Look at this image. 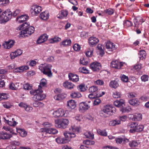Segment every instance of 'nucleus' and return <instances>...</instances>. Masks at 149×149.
I'll return each mask as SVG.
<instances>
[{"label": "nucleus", "instance_id": "obj_1", "mask_svg": "<svg viewBox=\"0 0 149 149\" xmlns=\"http://www.w3.org/2000/svg\"><path fill=\"white\" fill-rule=\"evenodd\" d=\"M29 25V24L28 23L25 22L18 28L17 29L19 30L23 29L19 33L21 36L25 37L28 35H30L34 32V28L32 26L28 27Z\"/></svg>", "mask_w": 149, "mask_h": 149}, {"label": "nucleus", "instance_id": "obj_2", "mask_svg": "<svg viewBox=\"0 0 149 149\" xmlns=\"http://www.w3.org/2000/svg\"><path fill=\"white\" fill-rule=\"evenodd\" d=\"M65 138L59 137L56 139V141L59 144H65L71 140V138L74 136V134L71 133H67L66 132L63 133Z\"/></svg>", "mask_w": 149, "mask_h": 149}, {"label": "nucleus", "instance_id": "obj_3", "mask_svg": "<svg viewBox=\"0 0 149 149\" xmlns=\"http://www.w3.org/2000/svg\"><path fill=\"white\" fill-rule=\"evenodd\" d=\"M52 65L51 64H42L39 66V69L44 74L48 76H51L52 75Z\"/></svg>", "mask_w": 149, "mask_h": 149}, {"label": "nucleus", "instance_id": "obj_4", "mask_svg": "<svg viewBox=\"0 0 149 149\" xmlns=\"http://www.w3.org/2000/svg\"><path fill=\"white\" fill-rule=\"evenodd\" d=\"M69 123V121L68 119H58L55 120V126L57 128L65 129Z\"/></svg>", "mask_w": 149, "mask_h": 149}, {"label": "nucleus", "instance_id": "obj_5", "mask_svg": "<svg viewBox=\"0 0 149 149\" xmlns=\"http://www.w3.org/2000/svg\"><path fill=\"white\" fill-rule=\"evenodd\" d=\"M115 109L114 108L112 107L109 105H106L104 106L102 110L100 112V116L102 117H106L107 116L109 113L111 111V112H113V110L112 109Z\"/></svg>", "mask_w": 149, "mask_h": 149}, {"label": "nucleus", "instance_id": "obj_6", "mask_svg": "<svg viewBox=\"0 0 149 149\" xmlns=\"http://www.w3.org/2000/svg\"><path fill=\"white\" fill-rule=\"evenodd\" d=\"M81 132V129L79 126L75 125H72L69 128V131H66L67 133L73 134L75 135L74 136L72 137V138L75 137L76 135V134L80 133Z\"/></svg>", "mask_w": 149, "mask_h": 149}, {"label": "nucleus", "instance_id": "obj_7", "mask_svg": "<svg viewBox=\"0 0 149 149\" xmlns=\"http://www.w3.org/2000/svg\"><path fill=\"white\" fill-rule=\"evenodd\" d=\"M12 14L11 12L9 10H7L4 11L1 16V18L4 22H7L11 18Z\"/></svg>", "mask_w": 149, "mask_h": 149}, {"label": "nucleus", "instance_id": "obj_8", "mask_svg": "<svg viewBox=\"0 0 149 149\" xmlns=\"http://www.w3.org/2000/svg\"><path fill=\"white\" fill-rule=\"evenodd\" d=\"M54 116L57 117H66L67 116L65 113V111L63 109H59L54 111L53 113Z\"/></svg>", "mask_w": 149, "mask_h": 149}, {"label": "nucleus", "instance_id": "obj_9", "mask_svg": "<svg viewBox=\"0 0 149 149\" xmlns=\"http://www.w3.org/2000/svg\"><path fill=\"white\" fill-rule=\"evenodd\" d=\"M90 68L94 71H98L101 69L100 64L97 62L92 63L90 64Z\"/></svg>", "mask_w": 149, "mask_h": 149}, {"label": "nucleus", "instance_id": "obj_10", "mask_svg": "<svg viewBox=\"0 0 149 149\" xmlns=\"http://www.w3.org/2000/svg\"><path fill=\"white\" fill-rule=\"evenodd\" d=\"M42 10V8L40 6L38 5H33L31 8V11L32 14L36 15L38 14Z\"/></svg>", "mask_w": 149, "mask_h": 149}, {"label": "nucleus", "instance_id": "obj_11", "mask_svg": "<svg viewBox=\"0 0 149 149\" xmlns=\"http://www.w3.org/2000/svg\"><path fill=\"white\" fill-rule=\"evenodd\" d=\"M125 63L119 62L117 60L113 61L111 63V66L113 68L120 69Z\"/></svg>", "mask_w": 149, "mask_h": 149}, {"label": "nucleus", "instance_id": "obj_12", "mask_svg": "<svg viewBox=\"0 0 149 149\" xmlns=\"http://www.w3.org/2000/svg\"><path fill=\"white\" fill-rule=\"evenodd\" d=\"M90 107V105L87 102H82L79 104V110L80 111L83 112L84 111L88 109Z\"/></svg>", "mask_w": 149, "mask_h": 149}, {"label": "nucleus", "instance_id": "obj_13", "mask_svg": "<svg viewBox=\"0 0 149 149\" xmlns=\"http://www.w3.org/2000/svg\"><path fill=\"white\" fill-rule=\"evenodd\" d=\"M41 131L46 133L52 134H56L58 132V131L56 129L52 128L42 129H41Z\"/></svg>", "mask_w": 149, "mask_h": 149}, {"label": "nucleus", "instance_id": "obj_14", "mask_svg": "<svg viewBox=\"0 0 149 149\" xmlns=\"http://www.w3.org/2000/svg\"><path fill=\"white\" fill-rule=\"evenodd\" d=\"M137 125V123L135 122H131L127 125L128 129H130V132L132 133L135 132L136 126Z\"/></svg>", "mask_w": 149, "mask_h": 149}, {"label": "nucleus", "instance_id": "obj_15", "mask_svg": "<svg viewBox=\"0 0 149 149\" xmlns=\"http://www.w3.org/2000/svg\"><path fill=\"white\" fill-rule=\"evenodd\" d=\"M106 47L108 51H112L116 48V46L112 42L108 41L106 44Z\"/></svg>", "mask_w": 149, "mask_h": 149}, {"label": "nucleus", "instance_id": "obj_16", "mask_svg": "<svg viewBox=\"0 0 149 149\" xmlns=\"http://www.w3.org/2000/svg\"><path fill=\"white\" fill-rule=\"evenodd\" d=\"M88 41L89 45L92 47H93L98 43L99 40L95 37H91L89 38Z\"/></svg>", "mask_w": 149, "mask_h": 149}, {"label": "nucleus", "instance_id": "obj_17", "mask_svg": "<svg viewBox=\"0 0 149 149\" xmlns=\"http://www.w3.org/2000/svg\"><path fill=\"white\" fill-rule=\"evenodd\" d=\"M22 53V50L20 49H18L14 52L11 53L10 55V56L11 59H14L16 57L21 55Z\"/></svg>", "mask_w": 149, "mask_h": 149}, {"label": "nucleus", "instance_id": "obj_18", "mask_svg": "<svg viewBox=\"0 0 149 149\" xmlns=\"http://www.w3.org/2000/svg\"><path fill=\"white\" fill-rule=\"evenodd\" d=\"M12 137L11 134L8 133L6 132H0V139L4 140L9 139Z\"/></svg>", "mask_w": 149, "mask_h": 149}, {"label": "nucleus", "instance_id": "obj_19", "mask_svg": "<svg viewBox=\"0 0 149 149\" xmlns=\"http://www.w3.org/2000/svg\"><path fill=\"white\" fill-rule=\"evenodd\" d=\"M68 76L69 79L73 82H77L79 81V76L77 75L70 73H69Z\"/></svg>", "mask_w": 149, "mask_h": 149}, {"label": "nucleus", "instance_id": "obj_20", "mask_svg": "<svg viewBox=\"0 0 149 149\" xmlns=\"http://www.w3.org/2000/svg\"><path fill=\"white\" fill-rule=\"evenodd\" d=\"M114 105L116 107L123 108L125 106V101L123 99H120L119 100L115 101L113 102Z\"/></svg>", "mask_w": 149, "mask_h": 149}, {"label": "nucleus", "instance_id": "obj_21", "mask_svg": "<svg viewBox=\"0 0 149 149\" xmlns=\"http://www.w3.org/2000/svg\"><path fill=\"white\" fill-rule=\"evenodd\" d=\"M14 44V42L13 40L5 42L3 44V46L6 49H9L12 47Z\"/></svg>", "mask_w": 149, "mask_h": 149}, {"label": "nucleus", "instance_id": "obj_22", "mask_svg": "<svg viewBox=\"0 0 149 149\" xmlns=\"http://www.w3.org/2000/svg\"><path fill=\"white\" fill-rule=\"evenodd\" d=\"M68 12L66 10H62L61 12L58 15L57 17L61 19H63L64 18L66 17L68 15Z\"/></svg>", "mask_w": 149, "mask_h": 149}, {"label": "nucleus", "instance_id": "obj_23", "mask_svg": "<svg viewBox=\"0 0 149 149\" xmlns=\"http://www.w3.org/2000/svg\"><path fill=\"white\" fill-rule=\"evenodd\" d=\"M46 97L45 95L42 93L35 95L33 97L35 101H41L44 99Z\"/></svg>", "mask_w": 149, "mask_h": 149}, {"label": "nucleus", "instance_id": "obj_24", "mask_svg": "<svg viewBox=\"0 0 149 149\" xmlns=\"http://www.w3.org/2000/svg\"><path fill=\"white\" fill-rule=\"evenodd\" d=\"M63 86L65 88L69 89H71L73 88L75 86L72 83L66 81L63 84Z\"/></svg>", "mask_w": 149, "mask_h": 149}, {"label": "nucleus", "instance_id": "obj_25", "mask_svg": "<svg viewBox=\"0 0 149 149\" xmlns=\"http://www.w3.org/2000/svg\"><path fill=\"white\" fill-rule=\"evenodd\" d=\"M48 36L46 34L41 36L37 40V42L38 44H40L44 42L47 40Z\"/></svg>", "mask_w": 149, "mask_h": 149}, {"label": "nucleus", "instance_id": "obj_26", "mask_svg": "<svg viewBox=\"0 0 149 149\" xmlns=\"http://www.w3.org/2000/svg\"><path fill=\"white\" fill-rule=\"evenodd\" d=\"M97 48L100 55L101 56H102L104 54V46L101 44H99L97 45Z\"/></svg>", "mask_w": 149, "mask_h": 149}, {"label": "nucleus", "instance_id": "obj_27", "mask_svg": "<svg viewBox=\"0 0 149 149\" xmlns=\"http://www.w3.org/2000/svg\"><path fill=\"white\" fill-rule=\"evenodd\" d=\"M28 18V16L25 15H22L20 16L17 17L16 21H18L20 23L24 22Z\"/></svg>", "mask_w": 149, "mask_h": 149}, {"label": "nucleus", "instance_id": "obj_28", "mask_svg": "<svg viewBox=\"0 0 149 149\" xmlns=\"http://www.w3.org/2000/svg\"><path fill=\"white\" fill-rule=\"evenodd\" d=\"M49 15L47 12L45 11L40 14V18L44 20H46L49 18Z\"/></svg>", "mask_w": 149, "mask_h": 149}, {"label": "nucleus", "instance_id": "obj_29", "mask_svg": "<svg viewBox=\"0 0 149 149\" xmlns=\"http://www.w3.org/2000/svg\"><path fill=\"white\" fill-rule=\"evenodd\" d=\"M116 141L117 143L121 144L125 143V142H128L129 140L126 138L124 137L123 138H117L116 139Z\"/></svg>", "mask_w": 149, "mask_h": 149}, {"label": "nucleus", "instance_id": "obj_30", "mask_svg": "<svg viewBox=\"0 0 149 149\" xmlns=\"http://www.w3.org/2000/svg\"><path fill=\"white\" fill-rule=\"evenodd\" d=\"M67 106L70 108L74 109L76 107V103L74 100H70L67 102Z\"/></svg>", "mask_w": 149, "mask_h": 149}, {"label": "nucleus", "instance_id": "obj_31", "mask_svg": "<svg viewBox=\"0 0 149 149\" xmlns=\"http://www.w3.org/2000/svg\"><path fill=\"white\" fill-rule=\"evenodd\" d=\"M67 97V95L64 93L56 95L54 97V98L58 101H61Z\"/></svg>", "mask_w": 149, "mask_h": 149}, {"label": "nucleus", "instance_id": "obj_32", "mask_svg": "<svg viewBox=\"0 0 149 149\" xmlns=\"http://www.w3.org/2000/svg\"><path fill=\"white\" fill-rule=\"evenodd\" d=\"M120 124V120L118 118L114 120L110 121L109 122L110 125L113 126L119 125Z\"/></svg>", "mask_w": 149, "mask_h": 149}, {"label": "nucleus", "instance_id": "obj_33", "mask_svg": "<svg viewBox=\"0 0 149 149\" xmlns=\"http://www.w3.org/2000/svg\"><path fill=\"white\" fill-rule=\"evenodd\" d=\"M109 86L111 88H116L118 86L119 84L118 81L114 80L111 81Z\"/></svg>", "mask_w": 149, "mask_h": 149}, {"label": "nucleus", "instance_id": "obj_34", "mask_svg": "<svg viewBox=\"0 0 149 149\" xmlns=\"http://www.w3.org/2000/svg\"><path fill=\"white\" fill-rule=\"evenodd\" d=\"M140 59L143 60L146 57V53L144 50H141L138 53Z\"/></svg>", "mask_w": 149, "mask_h": 149}, {"label": "nucleus", "instance_id": "obj_35", "mask_svg": "<svg viewBox=\"0 0 149 149\" xmlns=\"http://www.w3.org/2000/svg\"><path fill=\"white\" fill-rule=\"evenodd\" d=\"M129 103L131 105H138L139 104V102L137 99H132L129 100Z\"/></svg>", "mask_w": 149, "mask_h": 149}, {"label": "nucleus", "instance_id": "obj_36", "mask_svg": "<svg viewBox=\"0 0 149 149\" xmlns=\"http://www.w3.org/2000/svg\"><path fill=\"white\" fill-rule=\"evenodd\" d=\"M72 98H79L81 97V94L79 92L73 91L70 95Z\"/></svg>", "mask_w": 149, "mask_h": 149}, {"label": "nucleus", "instance_id": "obj_37", "mask_svg": "<svg viewBox=\"0 0 149 149\" xmlns=\"http://www.w3.org/2000/svg\"><path fill=\"white\" fill-rule=\"evenodd\" d=\"M140 143L139 141L132 140L129 142V144L130 147H134L137 146Z\"/></svg>", "mask_w": 149, "mask_h": 149}, {"label": "nucleus", "instance_id": "obj_38", "mask_svg": "<svg viewBox=\"0 0 149 149\" xmlns=\"http://www.w3.org/2000/svg\"><path fill=\"white\" fill-rule=\"evenodd\" d=\"M71 41L70 39H66L63 41L61 43V45L64 46H69L70 45Z\"/></svg>", "mask_w": 149, "mask_h": 149}, {"label": "nucleus", "instance_id": "obj_39", "mask_svg": "<svg viewBox=\"0 0 149 149\" xmlns=\"http://www.w3.org/2000/svg\"><path fill=\"white\" fill-rule=\"evenodd\" d=\"M41 87H40L39 86L38 88L36 90L34 91H31V94L34 95V96L35 95H37L38 94L42 93V91L41 89Z\"/></svg>", "mask_w": 149, "mask_h": 149}, {"label": "nucleus", "instance_id": "obj_40", "mask_svg": "<svg viewBox=\"0 0 149 149\" xmlns=\"http://www.w3.org/2000/svg\"><path fill=\"white\" fill-rule=\"evenodd\" d=\"M19 86V83H16L15 84L11 83L9 85V88L12 90H16Z\"/></svg>", "mask_w": 149, "mask_h": 149}, {"label": "nucleus", "instance_id": "obj_41", "mask_svg": "<svg viewBox=\"0 0 149 149\" xmlns=\"http://www.w3.org/2000/svg\"><path fill=\"white\" fill-rule=\"evenodd\" d=\"M123 25L125 27L127 28L132 26L133 24L130 21L128 20H126L124 21Z\"/></svg>", "mask_w": 149, "mask_h": 149}, {"label": "nucleus", "instance_id": "obj_42", "mask_svg": "<svg viewBox=\"0 0 149 149\" xmlns=\"http://www.w3.org/2000/svg\"><path fill=\"white\" fill-rule=\"evenodd\" d=\"M13 119H14L13 118L12 121H9V120H7L5 118H4L6 123H8L9 125L12 126H15L17 123L15 121L13 120Z\"/></svg>", "mask_w": 149, "mask_h": 149}, {"label": "nucleus", "instance_id": "obj_43", "mask_svg": "<svg viewBox=\"0 0 149 149\" xmlns=\"http://www.w3.org/2000/svg\"><path fill=\"white\" fill-rule=\"evenodd\" d=\"M142 119V115L140 113L136 114L133 116V119L134 120H140Z\"/></svg>", "mask_w": 149, "mask_h": 149}, {"label": "nucleus", "instance_id": "obj_44", "mask_svg": "<svg viewBox=\"0 0 149 149\" xmlns=\"http://www.w3.org/2000/svg\"><path fill=\"white\" fill-rule=\"evenodd\" d=\"M97 131L98 134L103 136H107V132L105 130H101L100 129H98Z\"/></svg>", "mask_w": 149, "mask_h": 149}, {"label": "nucleus", "instance_id": "obj_45", "mask_svg": "<svg viewBox=\"0 0 149 149\" xmlns=\"http://www.w3.org/2000/svg\"><path fill=\"white\" fill-rule=\"evenodd\" d=\"M79 70L80 72L84 74H87L89 73V70L86 67H81L79 69Z\"/></svg>", "mask_w": 149, "mask_h": 149}, {"label": "nucleus", "instance_id": "obj_46", "mask_svg": "<svg viewBox=\"0 0 149 149\" xmlns=\"http://www.w3.org/2000/svg\"><path fill=\"white\" fill-rule=\"evenodd\" d=\"M93 52V49H88L85 52L86 56L87 57H91L92 56Z\"/></svg>", "mask_w": 149, "mask_h": 149}, {"label": "nucleus", "instance_id": "obj_47", "mask_svg": "<svg viewBox=\"0 0 149 149\" xmlns=\"http://www.w3.org/2000/svg\"><path fill=\"white\" fill-rule=\"evenodd\" d=\"M17 132L19 133L22 137L25 136L27 134V132L24 130L21 129H19L17 130Z\"/></svg>", "mask_w": 149, "mask_h": 149}, {"label": "nucleus", "instance_id": "obj_48", "mask_svg": "<svg viewBox=\"0 0 149 149\" xmlns=\"http://www.w3.org/2000/svg\"><path fill=\"white\" fill-rule=\"evenodd\" d=\"M84 135L87 138H88L91 139H93L94 138V135L93 133L90 132H87L84 133Z\"/></svg>", "mask_w": 149, "mask_h": 149}, {"label": "nucleus", "instance_id": "obj_49", "mask_svg": "<svg viewBox=\"0 0 149 149\" xmlns=\"http://www.w3.org/2000/svg\"><path fill=\"white\" fill-rule=\"evenodd\" d=\"M120 78L122 81L124 82H127L129 80V78L127 76L124 74H121Z\"/></svg>", "mask_w": 149, "mask_h": 149}, {"label": "nucleus", "instance_id": "obj_50", "mask_svg": "<svg viewBox=\"0 0 149 149\" xmlns=\"http://www.w3.org/2000/svg\"><path fill=\"white\" fill-rule=\"evenodd\" d=\"M33 105L34 107H43L44 106V104L43 103L37 102V101H35V102L33 104Z\"/></svg>", "mask_w": 149, "mask_h": 149}, {"label": "nucleus", "instance_id": "obj_51", "mask_svg": "<svg viewBox=\"0 0 149 149\" xmlns=\"http://www.w3.org/2000/svg\"><path fill=\"white\" fill-rule=\"evenodd\" d=\"M144 128L143 125H138L137 123V125L136 126L135 132H141L142 131Z\"/></svg>", "mask_w": 149, "mask_h": 149}, {"label": "nucleus", "instance_id": "obj_52", "mask_svg": "<svg viewBox=\"0 0 149 149\" xmlns=\"http://www.w3.org/2000/svg\"><path fill=\"white\" fill-rule=\"evenodd\" d=\"M8 97V95L4 93H0V100L7 99Z\"/></svg>", "mask_w": 149, "mask_h": 149}, {"label": "nucleus", "instance_id": "obj_53", "mask_svg": "<svg viewBox=\"0 0 149 149\" xmlns=\"http://www.w3.org/2000/svg\"><path fill=\"white\" fill-rule=\"evenodd\" d=\"M83 143L84 144L88 145H93L95 143L94 141L88 140L84 141Z\"/></svg>", "mask_w": 149, "mask_h": 149}, {"label": "nucleus", "instance_id": "obj_54", "mask_svg": "<svg viewBox=\"0 0 149 149\" xmlns=\"http://www.w3.org/2000/svg\"><path fill=\"white\" fill-rule=\"evenodd\" d=\"M47 83V81L46 79H43L41 80L40 84L39 86L40 87L42 88V87L45 86L46 85Z\"/></svg>", "mask_w": 149, "mask_h": 149}, {"label": "nucleus", "instance_id": "obj_55", "mask_svg": "<svg viewBox=\"0 0 149 149\" xmlns=\"http://www.w3.org/2000/svg\"><path fill=\"white\" fill-rule=\"evenodd\" d=\"M98 90L97 87L95 86L91 87L89 89V91L92 93L94 92L97 91Z\"/></svg>", "mask_w": 149, "mask_h": 149}, {"label": "nucleus", "instance_id": "obj_56", "mask_svg": "<svg viewBox=\"0 0 149 149\" xmlns=\"http://www.w3.org/2000/svg\"><path fill=\"white\" fill-rule=\"evenodd\" d=\"M94 84L95 85H102L104 84L103 81L101 79H98L96 81H94Z\"/></svg>", "mask_w": 149, "mask_h": 149}, {"label": "nucleus", "instance_id": "obj_57", "mask_svg": "<svg viewBox=\"0 0 149 149\" xmlns=\"http://www.w3.org/2000/svg\"><path fill=\"white\" fill-rule=\"evenodd\" d=\"M73 48L74 50L78 51L80 50L81 47L78 44L76 43L73 46Z\"/></svg>", "mask_w": 149, "mask_h": 149}, {"label": "nucleus", "instance_id": "obj_58", "mask_svg": "<svg viewBox=\"0 0 149 149\" xmlns=\"http://www.w3.org/2000/svg\"><path fill=\"white\" fill-rule=\"evenodd\" d=\"M78 88L81 92H84L86 90L85 85L84 84H81L79 86Z\"/></svg>", "mask_w": 149, "mask_h": 149}, {"label": "nucleus", "instance_id": "obj_59", "mask_svg": "<svg viewBox=\"0 0 149 149\" xmlns=\"http://www.w3.org/2000/svg\"><path fill=\"white\" fill-rule=\"evenodd\" d=\"M104 11L108 15H112L114 12V9L112 8H109L107 9H106L104 10Z\"/></svg>", "mask_w": 149, "mask_h": 149}, {"label": "nucleus", "instance_id": "obj_60", "mask_svg": "<svg viewBox=\"0 0 149 149\" xmlns=\"http://www.w3.org/2000/svg\"><path fill=\"white\" fill-rule=\"evenodd\" d=\"M142 65L141 64L137 63L134 66V69L137 71H139L142 68Z\"/></svg>", "mask_w": 149, "mask_h": 149}, {"label": "nucleus", "instance_id": "obj_61", "mask_svg": "<svg viewBox=\"0 0 149 149\" xmlns=\"http://www.w3.org/2000/svg\"><path fill=\"white\" fill-rule=\"evenodd\" d=\"M121 93L120 92L115 91L113 94V97L115 98H118L120 97Z\"/></svg>", "mask_w": 149, "mask_h": 149}, {"label": "nucleus", "instance_id": "obj_62", "mask_svg": "<svg viewBox=\"0 0 149 149\" xmlns=\"http://www.w3.org/2000/svg\"><path fill=\"white\" fill-rule=\"evenodd\" d=\"M61 38L58 37H55L51 39L50 40V42L51 43H53L57 42L60 41Z\"/></svg>", "mask_w": 149, "mask_h": 149}, {"label": "nucleus", "instance_id": "obj_63", "mask_svg": "<svg viewBox=\"0 0 149 149\" xmlns=\"http://www.w3.org/2000/svg\"><path fill=\"white\" fill-rule=\"evenodd\" d=\"M137 94L134 92H131L128 93L127 96L130 98H134L136 97Z\"/></svg>", "mask_w": 149, "mask_h": 149}, {"label": "nucleus", "instance_id": "obj_64", "mask_svg": "<svg viewBox=\"0 0 149 149\" xmlns=\"http://www.w3.org/2000/svg\"><path fill=\"white\" fill-rule=\"evenodd\" d=\"M19 70L21 72H22L23 71L28 70L29 69L28 66L27 65H25L24 66H22L18 68Z\"/></svg>", "mask_w": 149, "mask_h": 149}]
</instances>
